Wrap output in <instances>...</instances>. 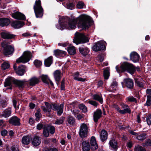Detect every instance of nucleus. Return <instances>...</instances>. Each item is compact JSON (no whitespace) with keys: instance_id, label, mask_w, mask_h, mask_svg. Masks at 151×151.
<instances>
[{"instance_id":"obj_1","label":"nucleus","mask_w":151,"mask_h":151,"mask_svg":"<svg viewBox=\"0 0 151 151\" xmlns=\"http://www.w3.org/2000/svg\"><path fill=\"white\" fill-rule=\"evenodd\" d=\"M59 24L56 25V27L61 30L64 29L69 30L74 29L78 23L79 27L83 29H88L93 23L88 17L85 14L81 15L78 17L73 19L63 17L59 19Z\"/></svg>"},{"instance_id":"obj_2","label":"nucleus","mask_w":151,"mask_h":151,"mask_svg":"<svg viewBox=\"0 0 151 151\" xmlns=\"http://www.w3.org/2000/svg\"><path fill=\"white\" fill-rule=\"evenodd\" d=\"M45 106H42V109L45 112H50L51 109L54 111H57L58 115L60 116L63 113V111L64 104H62L60 105L56 104H49L47 102H45Z\"/></svg>"},{"instance_id":"obj_3","label":"nucleus","mask_w":151,"mask_h":151,"mask_svg":"<svg viewBox=\"0 0 151 151\" xmlns=\"http://www.w3.org/2000/svg\"><path fill=\"white\" fill-rule=\"evenodd\" d=\"M116 68L118 72H123L127 70L132 74H134L136 70L138 71L140 70V69L139 67H135L132 64L127 62L123 63L122 64L120 68L116 66Z\"/></svg>"},{"instance_id":"obj_4","label":"nucleus","mask_w":151,"mask_h":151,"mask_svg":"<svg viewBox=\"0 0 151 151\" xmlns=\"http://www.w3.org/2000/svg\"><path fill=\"white\" fill-rule=\"evenodd\" d=\"M33 9L36 16L38 18H41L44 14V9L41 5L40 0H36L33 6Z\"/></svg>"},{"instance_id":"obj_5","label":"nucleus","mask_w":151,"mask_h":151,"mask_svg":"<svg viewBox=\"0 0 151 151\" xmlns=\"http://www.w3.org/2000/svg\"><path fill=\"white\" fill-rule=\"evenodd\" d=\"M12 42V40L5 41L1 43L2 46L4 49V53L5 55H9L12 54L14 52V47L9 45Z\"/></svg>"},{"instance_id":"obj_6","label":"nucleus","mask_w":151,"mask_h":151,"mask_svg":"<svg viewBox=\"0 0 151 151\" xmlns=\"http://www.w3.org/2000/svg\"><path fill=\"white\" fill-rule=\"evenodd\" d=\"M75 35V37L73 39V42L76 45L81 43H85L88 42V38L83 34L76 33Z\"/></svg>"},{"instance_id":"obj_7","label":"nucleus","mask_w":151,"mask_h":151,"mask_svg":"<svg viewBox=\"0 0 151 151\" xmlns=\"http://www.w3.org/2000/svg\"><path fill=\"white\" fill-rule=\"evenodd\" d=\"M32 57V55L31 52L29 51L24 52L22 55L17 60L16 63H26L29 61Z\"/></svg>"},{"instance_id":"obj_8","label":"nucleus","mask_w":151,"mask_h":151,"mask_svg":"<svg viewBox=\"0 0 151 151\" xmlns=\"http://www.w3.org/2000/svg\"><path fill=\"white\" fill-rule=\"evenodd\" d=\"M88 128L87 126L84 123L81 124L79 132L80 137L84 138L88 136Z\"/></svg>"},{"instance_id":"obj_9","label":"nucleus","mask_w":151,"mask_h":151,"mask_svg":"<svg viewBox=\"0 0 151 151\" xmlns=\"http://www.w3.org/2000/svg\"><path fill=\"white\" fill-rule=\"evenodd\" d=\"M106 42L104 41H100L95 43L93 47V50L98 51L104 50L106 48Z\"/></svg>"},{"instance_id":"obj_10","label":"nucleus","mask_w":151,"mask_h":151,"mask_svg":"<svg viewBox=\"0 0 151 151\" xmlns=\"http://www.w3.org/2000/svg\"><path fill=\"white\" fill-rule=\"evenodd\" d=\"M109 147L111 150L114 151L117 150L118 149L117 143L116 141L114 138H112L109 142Z\"/></svg>"},{"instance_id":"obj_11","label":"nucleus","mask_w":151,"mask_h":151,"mask_svg":"<svg viewBox=\"0 0 151 151\" xmlns=\"http://www.w3.org/2000/svg\"><path fill=\"white\" fill-rule=\"evenodd\" d=\"M130 59L134 63L138 62L140 59L139 55L135 52H131L130 55Z\"/></svg>"},{"instance_id":"obj_12","label":"nucleus","mask_w":151,"mask_h":151,"mask_svg":"<svg viewBox=\"0 0 151 151\" xmlns=\"http://www.w3.org/2000/svg\"><path fill=\"white\" fill-rule=\"evenodd\" d=\"M66 124L67 126H72L74 125L76 120L75 118L72 116L68 115H67Z\"/></svg>"},{"instance_id":"obj_13","label":"nucleus","mask_w":151,"mask_h":151,"mask_svg":"<svg viewBox=\"0 0 151 151\" xmlns=\"http://www.w3.org/2000/svg\"><path fill=\"white\" fill-rule=\"evenodd\" d=\"M20 120L16 116H13L11 117L9 120V123L14 126L19 125L20 124Z\"/></svg>"},{"instance_id":"obj_14","label":"nucleus","mask_w":151,"mask_h":151,"mask_svg":"<svg viewBox=\"0 0 151 151\" xmlns=\"http://www.w3.org/2000/svg\"><path fill=\"white\" fill-rule=\"evenodd\" d=\"M27 83V81L25 80L22 81L16 80L14 82V83L20 88H23L25 85H28Z\"/></svg>"},{"instance_id":"obj_15","label":"nucleus","mask_w":151,"mask_h":151,"mask_svg":"<svg viewBox=\"0 0 151 151\" xmlns=\"http://www.w3.org/2000/svg\"><path fill=\"white\" fill-rule=\"evenodd\" d=\"M90 144L91 145V148L93 150L98 148V145L97 143L96 138L94 136H92L90 140Z\"/></svg>"},{"instance_id":"obj_16","label":"nucleus","mask_w":151,"mask_h":151,"mask_svg":"<svg viewBox=\"0 0 151 151\" xmlns=\"http://www.w3.org/2000/svg\"><path fill=\"white\" fill-rule=\"evenodd\" d=\"M12 17L17 19L24 20L25 19L24 15L18 12H16L12 14Z\"/></svg>"},{"instance_id":"obj_17","label":"nucleus","mask_w":151,"mask_h":151,"mask_svg":"<svg viewBox=\"0 0 151 151\" xmlns=\"http://www.w3.org/2000/svg\"><path fill=\"white\" fill-rule=\"evenodd\" d=\"M102 114L101 110L99 109H97L94 112L93 114L94 121L95 122H97L98 120L101 117Z\"/></svg>"},{"instance_id":"obj_18","label":"nucleus","mask_w":151,"mask_h":151,"mask_svg":"<svg viewBox=\"0 0 151 151\" xmlns=\"http://www.w3.org/2000/svg\"><path fill=\"white\" fill-rule=\"evenodd\" d=\"M24 25V23L23 22L15 21L11 23V26L15 28H19L23 27Z\"/></svg>"},{"instance_id":"obj_19","label":"nucleus","mask_w":151,"mask_h":151,"mask_svg":"<svg viewBox=\"0 0 151 151\" xmlns=\"http://www.w3.org/2000/svg\"><path fill=\"white\" fill-rule=\"evenodd\" d=\"M126 86L129 89H132L134 86L133 81L130 78H126L124 80Z\"/></svg>"},{"instance_id":"obj_20","label":"nucleus","mask_w":151,"mask_h":151,"mask_svg":"<svg viewBox=\"0 0 151 151\" xmlns=\"http://www.w3.org/2000/svg\"><path fill=\"white\" fill-rule=\"evenodd\" d=\"M62 76V74L60 70H57L54 73V78L57 84L59 83L60 80Z\"/></svg>"},{"instance_id":"obj_21","label":"nucleus","mask_w":151,"mask_h":151,"mask_svg":"<svg viewBox=\"0 0 151 151\" xmlns=\"http://www.w3.org/2000/svg\"><path fill=\"white\" fill-rule=\"evenodd\" d=\"M12 81L11 77H8L6 78L4 82V86L5 87L8 86L7 89H12Z\"/></svg>"},{"instance_id":"obj_22","label":"nucleus","mask_w":151,"mask_h":151,"mask_svg":"<svg viewBox=\"0 0 151 151\" xmlns=\"http://www.w3.org/2000/svg\"><path fill=\"white\" fill-rule=\"evenodd\" d=\"M66 52L59 49L55 50L54 51V55L56 57H64L65 56Z\"/></svg>"},{"instance_id":"obj_23","label":"nucleus","mask_w":151,"mask_h":151,"mask_svg":"<svg viewBox=\"0 0 151 151\" xmlns=\"http://www.w3.org/2000/svg\"><path fill=\"white\" fill-rule=\"evenodd\" d=\"M26 67L24 65H19L16 71L17 73L19 76L23 75L25 72Z\"/></svg>"},{"instance_id":"obj_24","label":"nucleus","mask_w":151,"mask_h":151,"mask_svg":"<svg viewBox=\"0 0 151 151\" xmlns=\"http://www.w3.org/2000/svg\"><path fill=\"white\" fill-rule=\"evenodd\" d=\"M39 82L38 79L36 77H33L30 79L29 81H27L28 85L30 86H34L35 85L37 84Z\"/></svg>"},{"instance_id":"obj_25","label":"nucleus","mask_w":151,"mask_h":151,"mask_svg":"<svg viewBox=\"0 0 151 151\" xmlns=\"http://www.w3.org/2000/svg\"><path fill=\"white\" fill-rule=\"evenodd\" d=\"M32 140L31 137L29 136H23L22 139V142L24 145H28L29 144Z\"/></svg>"},{"instance_id":"obj_26","label":"nucleus","mask_w":151,"mask_h":151,"mask_svg":"<svg viewBox=\"0 0 151 151\" xmlns=\"http://www.w3.org/2000/svg\"><path fill=\"white\" fill-rule=\"evenodd\" d=\"M82 147L83 151H89L91 147L88 142L84 141L82 143Z\"/></svg>"},{"instance_id":"obj_27","label":"nucleus","mask_w":151,"mask_h":151,"mask_svg":"<svg viewBox=\"0 0 151 151\" xmlns=\"http://www.w3.org/2000/svg\"><path fill=\"white\" fill-rule=\"evenodd\" d=\"M1 37L4 39H12L15 37V35L6 32H2L1 33Z\"/></svg>"},{"instance_id":"obj_28","label":"nucleus","mask_w":151,"mask_h":151,"mask_svg":"<svg viewBox=\"0 0 151 151\" xmlns=\"http://www.w3.org/2000/svg\"><path fill=\"white\" fill-rule=\"evenodd\" d=\"M80 52L84 56L87 55L89 52L88 48L83 46H82L79 47Z\"/></svg>"},{"instance_id":"obj_29","label":"nucleus","mask_w":151,"mask_h":151,"mask_svg":"<svg viewBox=\"0 0 151 151\" xmlns=\"http://www.w3.org/2000/svg\"><path fill=\"white\" fill-rule=\"evenodd\" d=\"M12 110L11 108H8L4 110L2 112L1 115L5 118H7L11 115Z\"/></svg>"},{"instance_id":"obj_30","label":"nucleus","mask_w":151,"mask_h":151,"mask_svg":"<svg viewBox=\"0 0 151 151\" xmlns=\"http://www.w3.org/2000/svg\"><path fill=\"white\" fill-rule=\"evenodd\" d=\"M10 23V20L8 19H0V25L2 27H3L4 26H7Z\"/></svg>"},{"instance_id":"obj_31","label":"nucleus","mask_w":151,"mask_h":151,"mask_svg":"<svg viewBox=\"0 0 151 151\" xmlns=\"http://www.w3.org/2000/svg\"><path fill=\"white\" fill-rule=\"evenodd\" d=\"M117 85L118 83L115 80L113 81L109 87V91L114 92L116 90Z\"/></svg>"},{"instance_id":"obj_32","label":"nucleus","mask_w":151,"mask_h":151,"mask_svg":"<svg viewBox=\"0 0 151 151\" xmlns=\"http://www.w3.org/2000/svg\"><path fill=\"white\" fill-rule=\"evenodd\" d=\"M41 142V139L40 137L36 136L33 139L32 144L34 146H37L40 144Z\"/></svg>"},{"instance_id":"obj_33","label":"nucleus","mask_w":151,"mask_h":151,"mask_svg":"<svg viewBox=\"0 0 151 151\" xmlns=\"http://www.w3.org/2000/svg\"><path fill=\"white\" fill-rule=\"evenodd\" d=\"M101 140L103 142L107 139V132L104 130H102L100 134Z\"/></svg>"},{"instance_id":"obj_34","label":"nucleus","mask_w":151,"mask_h":151,"mask_svg":"<svg viewBox=\"0 0 151 151\" xmlns=\"http://www.w3.org/2000/svg\"><path fill=\"white\" fill-rule=\"evenodd\" d=\"M53 57L52 56H50L45 60L44 64L47 67L50 66L52 63Z\"/></svg>"},{"instance_id":"obj_35","label":"nucleus","mask_w":151,"mask_h":151,"mask_svg":"<svg viewBox=\"0 0 151 151\" xmlns=\"http://www.w3.org/2000/svg\"><path fill=\"white\" fill-rule=\"evenodd\" d=\"M93 99L96 100L102 104L103 102V98L101 94H96L93 96Z\"/></svg>"},{"instance_id":"obj_36","label":"nucleus","mask_w":151,"mask_h":151,"mask_svg":"<svg viewBox=\"0 0 151 151\" xmlns=\"http://www.w3.org/2000/svg\"><path fill=\"white\" fill-rule=\"evenodd\" d=\"M68 51L70 55H74L76 53V50L74 47L70 46L68 48Z\"/></svg>"},{"instance_id":"obj_37","label":"nucleus","mask_w":151,"mask_h":151,"mask_svg":"<svg viewBox=\"0 0 151 151\" xmlns=\"http://www.w3.org/2000/svg\"><path fill=\"white\" fill-rule=\"evenodd\" d=\"M136 137L139 140L143 141L146 138V134L145 133H142L137 135Z\"/></svg>"},{"instance_id":"obj_38","label":"nucleus","mask_w":151,"mask_h":151,"mask_svg":"<svg viewBox=\"0 0 151 151\" xmlns=\"http://www.w3.org/2000/svg\"><path fill=\"white\" fill-rule=\"evenodd\" d=\"M135 80L136 85L140 88H144V84L142 82L139 80L137 79H135Z\"/></svg>"},{"instance_id":"obj_39","label":"nucleus","mask_w":151,"mask_h":151,"mask_svg":"<svg viewBox=\"0 0 151 151\" xmlns=\"http://www.w3.org/2000/svg\"><path fill=\"white\" fill-rule=\"evenodd\" d=\"M42 81L45 83L47 84H49V80L50 79L46 75H42L41 76Z\"/></svg>"},{"instance_id":"obj_40","label":"nucleus","mask_w":151,"mask_h":151,"mask_svg":"<svg viewBox=\"0 0 151 151\" xmlns=\"http://www.w3.org/2000/svg\"><path fill=\"white\" fill-rule=\"evenodd\" d=\"M79 75V73H78L76 72L75 73L74 76V79L79 81H85V78L78 77Z\"/></svg>"},{"instance_id":"obj_41","label":"nucleus","mask_w":151,"mask_h":151,"mask_svg":"<svg viewBox=\"0 0 151 151\" xmlns=\"http://www.w3.org/2000/svg\"><path fill=\"white\" fill-rule=\"evenodd\" d=\"M47 129L49 131V132L51 134H53L55 131V128L53 126H49L48 125H46Z\"/></svg>"},{"instance_id":"obj_42","label":"nucleus","mask_w":151,"mask_h":151,"mask_svg":"<svg viewBox=\"0 0 151 151\" xmlns=\"http://www.w3.org/2000/svg\"><path fill=\"white\" fill-rule=\"evenodd\" d=\"M65 118L64 117H62L59 119H58L55 122V124H62Z\"/></svg>"},{"instance_id":"obj_43","label":"nucleus","mask_w":151,"mask_h":151,"mask_svg":"<svg viewBox=\"0 0 151 151\" xmlns=\"http://www.w3.org/2000/svg\"><path fill=\"white\" fill-rule=\"evenodd\" d=\"M43 134L44 136L46 137H48L49 134V132L48 130L47 129L46 126L45 125L44 127L43 131Z\"/></svg>"},{"instance_id":"obj_44","label":"nucleus","mask_w":151,"mask_h":151,"mask_svg":"<svg viewBox=\"0 0 151 151\" xmlns=\"http://www.w3.org/2000/svg\"><path fill=\"white\" fill-rule=\"evenodd\" d=\"M127 101L130 102H134L136 103L137 102L136 99L133 96H129L126 98Z\"/></svg>"},{"instance_id":"obj_45","label":"nucleus","mask_w":151,"mask_h":151,"mask_svg":"<svg viewBox=\"0 0 151 151\" xmlns=\"http://www.w3.org/2000/svg\"><path fill=\"white\" fill-rule=\"evenodd\" d=\"M151 105V97L149 96H147V101L145 104V106H150Z\"/></svg>"},{"instance_id":"obj_46","label":"nucleus","mask_w":151,"mask_h":151,"mask_svg":"<svg viewBox=\"0 0 151 151\" xmlns=\"http://www.w3.org/2000/svg\"><path fill=\"white\" fill-rule=\"evenodd\" d=\"M109 70L107 69L104 70V78L106 79H107L109 77Z\"/></svg>"},{"instance_id":"obj_47","label":"nucleus","mask_w":151,"mask_h":151,"mask_svg":"<svg viewBox=\"0 0 151 151\" xmlns=\"http://www.w3.org/2000/svg\"><path fill=\"white\" fill-rule=\"evenodd\" d=\"M10 65L9 63L7 62H5L2 64L1 67L4 70H5L8 68L9 67Z\"/></svg>"},{"instance_id":"obj_48","label":"nucleus","mask_w":151,"mask_h":151,"mask_svg":"<svg viewBox=\"0 0 151 151\" xmlns=\"http://www.w3.org/2000/svg\"><path fill=\"white\" fill-rule=\"evenodd\" d=\"M79 108L83 112H86L87 111L86 107L83 104H81L79 105Z\"/></svg>"},{"instance_id":"obj_49","label":"nucleus","mask_w":151,"mask_h":151,"mask_svg":"<svg viewBox=\"0 0 151 151\" xmlns=\"http://www.w3.org/2000/svg\"><path fill=\"white\" fill-rule=\"evenodd\" d=\"M34 63V65L37 67H40L41 65L42 64L41 62L38 60H35Z\"/></svg>"},{"instance_id":"obj_50","label":"nucleus","mask_w":151,"mask_h":151,"mask_svg":"<svg viewBox=\"0 0 151 151\" xmlns=\"http://www.w3.org/2000/svg\"><path fill=\"white\" fill-rule=\"evenodd\" d=\"M120 112L122 114H124L126 113H131V110L128 107L127 108H126L124 109L123 110H122V111H120Z\"/></svg>"},{"instance_id":"obj_51","label":"nucleus","mask_w":151,"mask_h":151,"mask_svg":"<svg viewBox=\"0 0 151 151\" xmlns=\"http://www.w3.org/2000/svg\"><path fill=\"white\" fill-rule=\"evenodd\" d=\"M134 151H145V149L141 146H138L136 147Z\"/></svg>"},{"instance_id":"obj_52","label":"nucleus","mask_w":151,"mask_h":151,"mask_svg":"<svg viewBox=\"0 0 151 151\" xmlns=\"http://www.w3.org/2000/svg\"><path fill=\"white\" fill-rule=\"evenodd\" d=\"M84 3L81 1L78 2L76 5L78 9H83L84 8Z\"/></svg>"},{"instance_id":"obj_53","label":"nucleus","mask_w":151,"mask_h":151,"mask_svg":"<svg viewBox=\"0 0 151 151\" xmlns=\"http://www.w3.org/2000/svg\"><path fill=\"white\" fill-rule=\"evenodd\" d=\"M151 145V141L149 139H147L145 142L143 143V145L144 146L150 145Z\"/></svg>"},{"instance_id":"obj_54","label":"nucleus","mask_w":151,"mask_h":151,"mask_svg":"<svg viewBox=\"0 0 151 151\" xmlns=\"http://www.w3.org/2000/svg\"><path fill=\"white\" fill-rule=\"evenodd\" d=\"M19 147L17 145H13L11 148L12 151H19Z\"/></svg>"},{"instance_id":"obj_55","label":"nucleus","mask_w":151,"mask_h":151,"mask_svg":"<svg viewBox=\"0 0 151 151\" xmlns=\"http://www.w3.org/2000/svg\"><path fill=\"white\" fill-rule=\"evenodd\" d=\"M88 103L96 107L98 105V103L97 102H96L95 101H88Z\"/></svg>"},{"instance_id":"obj_56","label":"nucleus","mask_w":151,"mask_h":151,"mask_svg":"<svg viewBox=\"0 0 151 151\" xmlns=\"http://www.w3.org/2000/svg\"><path fill=\"white\" fill-rule=\"evenodd\" d=\"M72 114L75 116V117L78 115L79 113V111L78 109H74L72 111Z\"/></svg>"},{"instance_id":"obj_57","label":"nucleus","mask_w":151,"mask_h":151,"mask_svg":"<svg viewBox=\"0 0 151 151\" xmlns=\"http://www.w3.org/2000/svg\"><path fill=\"white\" fill-rule=\"evenodd\" d=\"M65 80L64 79H63L62 80L61 84V90H65Z\"/></svg>"},{"instance_id":"obj_58","label":"nucleus","mask_w":151,"mask_h":151,"mask_svg":"<svg viewBox=\"0 0 151 151\" xmlns=\"http://www.w3.org/2000/svg\"><path fill=\"white\" fill-rule=\"evenodd\" d=\"M146 121L147 124L148 125H151V115L147 117Z\"/></svg>"},{"instance_id":"obj_59","label":"nucleus","mask_w":151,"mask_h":151,"mask_svg":"<svg viewBox=\"0 0 151 151\" xmlns=\"http://www.w3.org/2000/svg\"><path fill=\"white\" fill-rule=\"evenodd\" d=\"M98 59L101 62L103 61L104 59V55L101 54L99 55L97 57Z\"/></svg>"},{"instance_id":"obj_60","label":"nucleus","mask_w":151,"mask_h":151,"mask_svg":"<svg viewBox=\"0 0 151 151\" xmlns=\"http://www.w3.org/2000/svg\"><path fill=\"white\" fill-rule=\"evenodd\" d=\"M35 116L36 117L35 119L36 121H38L41 117V114L40 113H36L35 114Z\"/></svg>"},{"instance_id":"obj_61","label":"nucleus","mask_w":151,"mask_h":151,"mask_svg":"<svg viewBox=\"0 0 151 151\" xmlns=\"http://www.w3.org/2000/svg\"><path fill=\"white\" fill-rule=\"evenodd\" d=\"M7 133L8 132L6 130L3 129L1 132V134L2 136L4 137L6 135Z\"/></svg>"},{"instance_id":"obj_62","label":"nucleus","mask_w":151,"mask_h":151,"mask_svg":"<svg viewBox=\"0 0 151 151\" xmlns=\"http://www.w3.org/2000/svg\"><path fill=\"white\" fill-rule=\"evenodd\" d=\"M13 105L15 109H17V107L16 104H17V101L16 99L14 98L13 99Z\"/></svg>"},{"instance_id":"obj_63","label":"nucleus","mask_w":151,"mask_h":151,"mask_svg":"<svg viewBox=\"0 0 151 151\" xmlns=\"http://www.w3.org/2000/svg\"><path fill=\"white\" fill-rule=\"evenodd\" d=\"M43 127V124H42L39 123L37 126V128L39 130H41Z\"/></svg>"},{"instance_id":"obj_64","label":"nucleus","mask_w":151,"mask_h":151,"mask_svg":"<svg viewBox=\"0 0 151 151\" xmlns=\"http://www.w3.org/2000/svg\"><path fill=\"white\" fill-rule=\"evenodd\" d=\"M146 92L147 94H148L147 96H149L151 97V89H147L146 90Z\"/></svg>"}]
</instances>
